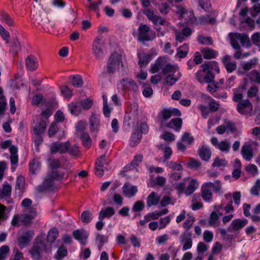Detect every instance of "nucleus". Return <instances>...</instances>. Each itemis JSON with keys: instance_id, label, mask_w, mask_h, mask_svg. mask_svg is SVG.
<instances>
[{"instance_id": "1", "label": "nucleus", "mask_w": 260, "mask_h": 260, "mask_svg": "<svg viewBox=\"0 0 260 260\" xmlns=\"http://www.w3.org/2000/svg\"><path fill=\"white\" fill-rule=\"evenodd\" d=\"M49 165L52 170H57L62 168L64 169L71 168V164L69 162L68 158L66 155H62L59 158L50 157L48 160Z\"/></svg>"}, {"instance_id": "2", "label": "nucleus", "mask_w": 260, "mask_h": 260, "mask_svg": "<svg viewBox=\"0 0 260 260\" xmlns=\"http://www.w3.org/2000/svg\"><path fill=\"white\" fill-rule=\"evenodd\" d=\"M121 58V55L116 52L111 54L107 64L108 73H113L119 69L120 65L123 66Z\"/></svg>"}, {"instance_id": "3", "label": "nucleus", "mask_w": 260, "mask_h": 260, "mask_svg": "<svg viewBox=\"0 0 260 260\" xmlns=\"http://www.w3.org/2000/svg\"><path fill=\"white\" fill-rule=\"evenodd\" d=\"M181 115V112L177 108H165L158 113L157 119L162 124L172 116H180Z\"/></svg>"}, {"instance_id": "4", "label": "nucleus", "mask_w": 260, "mask_h": 260, "mask_svg": "<svg viewBox=\"0 0 260 260\" xmlns=\"http://www.w3.org/2000/svg\"><path fill=\"white\" fill-rule=\"evenodd\" d=\"M46 246L44 240L40 238L36 239V242L30 251L31 257L34 259H40L41 252L46 250Z\"/></svg>"}, {"instance_id": "5", "label": "nucleus", "mask_w": 260, "mask_h": 260, "mask_svg": "<svg viewBox=\"0 0 260 260\" xmlns=\"http://www.w3.org/2000/svg\"><path fill=\"white\" fill-rule=\"evenodd\" d=\"M237 111L242 115L251 116L253 110V106L248 99L240 101L237 105Z\"/></svg>"}, {"instance_id": "6", "label": "nucleus", "mask_w": 260, "mask_h": 260, "mask_svg": "<svg viewBox=\"0 0 260 260\" xmlns=\"http://www.w3.org/2000/svg\"><path fill=\"white\" fill-rule=\"evenodd\" d=\"M138 123V108L134 106V109L126 113L124 118V125L128 127H134L136 124Z\"/></svg>"}, {"instance_id": "7", "label": "nucleus", "mask_w": 260, "mask_h": 260, "mask_svg": "<svg viewBox=\"0 0 260 260\" xmlns=\"http://www.w3.org/2000/svg\"><path fill=\"white\" fill-rule=\"evenodd\" d=\"M105 43L101 36H97L93 42L92 51L97 58H101L104 55Z\"/></svg>"}, {"instance_id": "8", "label": "nucleus", "mask_w": 260, "mask_h": 260, "mask_svg": "<svg viewBox=\"0 0 260 260\" xmlns=\"http://www.w3.org/2000/svg\"><path fill=\"white\" fill-rule=\"evenodd\" d=\"M150 29L149 26L147 25L142 23L140 24L138 28V41L144 42L154 39L155 38V33H153L151 37L148 35Z\"/></svg>"}, {"instance_id": "9", "label": "nucleus", "mask_w": 260, "mask_h": 260, "mask_svg": "<svg viewBox=\"0 0 260 260\" xmlns=\"http://www.w3.org/2000/svg\"><path fill=\"white\" fill-rule=\"evenodd\" d=\"M197 80L201 83H212L214 79V75L213 73H209L204 68L198 71L196 73Z\"/></svg>"}, {"instance_id": "10", "label": "nucleus", "mask_w": 260, "mask_h": 260, "mask_svg": "<svg viewBox=\"0 0 260 260\" xmlns=\"http://www.w3.org/2000/svg\"><path fill=\"white\" fill-rule=\"evenodd\" d=\"M144 13L147 16L148 20L151 21L156 26L158 25H164L168 23L165 19L159 15L154 14L153 10L147 9L144 11Z\"/></svg>"}, {"instance_id": "11", "label": "nucleus", "mask_w": 260, "mask_h": 260, "mask_svg": "<svg viewBox=\"0 0 260 260\" xmlns=\"http://www.w3.org/2000/svg\"><path fill=\"white\" fill-rule=\"evenodd\" d=\"M35 213L31 212V214H15L11 220V224L15 227L19 226L23 222L29 221L34 217Z\"/></svg>"}, {"instance_id": "12", "label": "nucleus", "mask_w": 260, "mask_h": 260, "mask_svg": "<svg viewBox=\"0 0 260 260\" xmlns=\"http://www.w3.org/2000/svg\"><path fill=\"white\" fill-rule=\"evenodd\" d=\"M69 147V141L65 142H54L50 146V152L52 154L59 152L65 153L67 152Z\"/></svg>"}, {"instance_id": "13", "label": "nucleus", "mask_w": 260, "mask_h": 260, "mask_svg": "<svg viewBox=\"0 0 260 260\" xmlns=\"http://www.w3.org/2000/svg\"><path fill=\"white\" fill-rule=\"evenodd\" d=\"M192 233L189 231H185L180 236V243L183 244L182 250H187L191 248L192 240Z\"/></svg>"}, {"instance_id": "14", "label": "nucleus", "mask_w": 260, "mask_h": 260, "mask_svg": "<svg viewBox=\"0 0 260 260\" xmlns=\"http://www.w3.org/2000/svg\"><path fill=\"white\" fill-rule=\"evenodd\" d=\"M34 232L32 231L24 232L18 239V245L20 248L26 247L33 238Z\"/></svg>"}, {"instance_id": "15", "label": "nucleus", "mask_w": 260, "mask_h": 260, "mask_svg": "<svg viewBox=\"0 0 260 260\" xmlns=\"http://www.w3.org/2000/svg\"><path fill=\"white\" fill-rule=\"evenodd\" d=\"M107 165V162L106 161V156L105 155H102L99 158H98L95 163V174L101 177L104 174V172L105 170H108L107 167L105 166V165Z\"/></svg>"}, {"instance_id": "16", "label": "nucleus", "mask_w": 260, "mask_h": 260, "mask_svg": "<svg viewBox=\"0 0 260 260\" xmlns=\"http://www.w3.org/2000/svg\"><path fill=\"white\" fill-rule=\"evenodd\" d=\"M121 84L125 91L135 92L138 90V86L134 80L124 78L121 80Z\"/></svg>"}, {"instance_id": "17", "label": "nucleus", "mask_w": 260, "mask_h": 260, "mask_svg": "<svg viewBox=\"0 0 260 260\" xmlns=\"http://www.w3.org/2000/svg\"><path fill=\"white\" fill-rule=\"evenodd\" d=\"M53 186V180L47 175L42 184L37 186V190L39 192H43L52 190Z\"/></svg>"}, {"instance_id": "18", "label": "nucleus", "mask_w": 260, "mask_h": 260, "mask_svg": "<svg viewBox=\"0 0 260 260\" xmlns=\"http://www.w3.org/2000/svg\"><path fill=\"white\" fill-rule=\"evenodd\" d=\"M89 120L91 131L93 133H98L100 127V115L93 112Z\"/></svg>"}, {"instance_id": "19", "label": "nucleus", "mask_w": 260, "mask_h": 260, "mask_svg": "<svg viewBox=\"0 0 260 260\" xmlns=\"http://www.w3.org/2000/svg\"><path fill=\"white\" fill-rule=\"evenodd\" d=\"M248 223L247 219L241 220L240 219H236L232 221L230 226L228 229L229 232H236L240 229L244 227Z\"/></svg>"}, {"instance_id": "20", "label": "nucleus", "mask_w": 260, "mask_h": 260, "mask_svg": "<svg viewBox=\"0 0 260 260\" xmlns=\"http://www.w3.org/2000/svg\"><path fill=\"white\" fill-rule=\"evenodd\" d=\"M122 192L126 197L132 198L136 195L138 192V189L137 186L126 182L122 187Z\"/></svg>"}, {"instance_id": "21", "label": "nucleus", "mask_w": 260, "mask_h": 260, "mask_svg": "<svg viewBox=\"0 0 260 260\" xmlns=\"http://www.w3.org/2000/svg\"><path fill=\"white\" fill-rule=\"evenodd\" d=\"M25 66L29 71H34L38 68L39 64L37 58L34 55H30L25 58Z\"/></svg>"}, {"instance_id": "22", "label": "nucleus", "mask_w": 260, "mask_h": 260, "mask_svg": "<svg viewBox=\"0 0 260 260\" xmlns=\"http://www.w3.org/2000/svg\"><path fill=\"white\" fill-rule=\"evenodd\" d=\"M202 198L205 202H210L212 201L213 197L211 189L205 183H204L201 188Z\"/></svg>"}, {"instance_id": "23", "label": "nucleus", "mask_w": 260, "mask_h": 260, "mask_svg": "<svg viewBox=\"0 0 260 260\" xmlns=\"http://www.w3.org/2000/svg\"><path fill=\"white\" fill-rule=\"evenodd\" d=\"M73 235L74 238L81 243L85 245L88 237V234L84 230H76L73 231Z\"/></svg>"}, {"instance_id": "24", "label": "nucleus", "mask_w": 260, "mask_h": 260, "mask_svg": "<svg viewBox=\"0 0 260 260\" xmlns=\"http://www.w3.org/2000/svg\"><path fill=\"white\" fill-rule=\"evenodd\" d=\"M138 57L139 58L138 64L141 68L146 67L151 59L150 54L143 52H138Z\"/></svg>"}, {"instance_id": "25", "label": "nucleus", "mask_w": 260, "mask_h": 260, "mask_svg": "<svg viewBox=\"0 0 260 260\" xmlns=\"http://www.w3.org/2000/svg\"><path fill=\"white\" fill-rule=\"evenodd\" d=\"M243 34L241 33H230L229 36L231 40V44L232 47L236 49H239L240 46L238 43V41L240 42Z\"/></svg>"}, {"instance_id": "26", "label": "nucleus", "mask_w": 260, "mask_h": 260, "mask_svg": "<svg viewBox=\"0 0 260 260\" xmlns=\"http://www.w3.org/2000/svg\"><path fill=\"white\" fill-rule=\"evenodd\" d=\"M241 154L244 159L247 161H250L253 156L252 147L250 145H243L242 147Z\"/></svg>"}, {"instance_id": "27", "label": "nucleus", "mask_w": 260, "mask_h": 260, "mask_svg": "<svg viewBox=\"0 0 260 260\" xmlns=\"http://www.w3.org/2000/svg\"><path fill=\"white\" fill-rule=\"evenodd\" d=\"M201 67L204 68L209 73H213L214 71L217 73H219L218 64L216 61H208L203 64Z\"/></svg>"}, {"instance_id": "28", "label": "nucleus", "mask_w": 260, "mask_h": 260, "mask_svg": "<svg viewBox=\"0 0 260 260\" xmlns=\"http://www.w3.org/2000/svg\"><path fill=\"white\" fill-rule=\"evenodd\" d=\"M68 108L71 113L75 116H78L83 110L79 101L72 102L68 105Z\"/></svg>"}, {"instance_id": "29", "label": "nucleus", "mask_w": 260, "mask_h": 260, "mask_svg": "<svg viewBox=\"0 0 260 260\" xmlns=\"http://www.w3.org/2000/svg\"><path fill=\"white\" fill-rule=\"evenodd\" d=\"M198 153L200 157L202 160L208 161L211 156V151L207 146H202L199 148Z\"/></svg>"}, {"instance_id": "30", "label": "nucleus", "mask_w": 260, "mask_h": 260, "mask_svg": "<svg viewBox=\"0 0 260 260\" xmlns=\"http://www.w3.org/2000/svg\"><path fill=\"white\" fill-rule=\"evenodd\" d=\"M199 183L197 180L196 179H191L185 190V195L186 196L191 195L199 188Z\"/></svg>"}, {"instance_id": "31", "label": "nucleus", "mask_w": 260, "mask_h": 260, "mask_svg": "<svg viewBox=\"0 0 260 260\" xmlns=\"http://www.w3.org/2000/svg\"><path fill=\"white\" fill-rule=\"evenodd\" d=\"M115 212L113 207H107L103 208L99 213V219L103 220L105 218H110L115 214Z\"/></svg>"}, {"instance_id": "32", "label": "nucleus", "mask_w": 260, "mask_h": 260, "mask_svg": "<svg viewBox=\"0 0 260 260\" xmlns=\"http://www.w3.org/2000/svg\"><path fill=\"white\" fill-rule=\"evenodd\" d=\"M160 198L157 193L154 191L152 192L147 199V206L149 207L155 206L158 204Z\"/></svg>"}, {"instance_id": "33", "label": "nucleus", "mask_w": 260, "mask_h": 260, "mask_svg": "<svg viewBox=\"0 0 260 260\" xmlns=\"http://www.w3.org/2000/svg\"><path fill=\"white\" fill-rule=\"evenodd\" d=\"M166 60L164 58L159 57L157 58L154 64L151 66L150 71L151 73L157 72L160 69H162L165 65Z\"/></svg>"}, {"instance_id": "34", "label": "nucleus", "mask_w": 260, "mask_h": 260, "mask_svg": "<svg viewBox=\"0 0 260 260\" xmlns=\"http://www.w3.org/2000/svg\"><path fill=\"white\" fill-rule=\"evenodd\" d=\"M245 89V86L243 85H240L238 88L233 89V100L236 102H239L242 101L243 98L242 92Z\"/></svg>"}, {"instance_id": "35", "label": "nucleus", "mask_w": 260, "mask_h": 260, "mask_svg": "<svg viewBox=\"0 0 260 260\" xmlns=\"http://www.w3.org/2000/svg\"><path fill=\"white\" fill-rule=\"evenodd\" d=\"M182 124V120L180 118H173L167 124L169 128L174 129L175 131H179Z\"/></svg>"}, {"instance_id": "36", "label": "nucleus", "mask_w": 260, "mask_h": 260, "mask_svg": "<svg viewBox=\"0 0 260 260\" xmlns=\"http://www.w3.org/2000/svg\"><path fill=\"white\" fill-rule=\"evenodd\" d=\"M211 189H212L214 192H219L221 191L222 183L219 180H216L214 182H205Z\"/></svg>"}, {"instance_id": "37", "label": "nucleus", "mask_w": 260, "mask_h": 260, "mask_svg": "<svg viewBox=\"0 0 260 260\" xmlns=\"http://www.w3.org/2000/svg\"><path fill=\"white\" fill-rule=\"evenodd\" d=\"M46 128V121L43 119H41L39 122H38L34 127V133L36 135H39L44 132Z\"/></svg>"}, {"instance_id": "38", "label": "nucleus", "mask_w": 260, "mask_h": 260, "mask_svg": "<svg viewBox=\"0 0 260 260\" xmlns=\"http://www.w3.org/2000/svg\"><path fill=\"white\" fill-rule=\"evenodd\" d=\"M142 138V134L139 132L138 130L134 131L130 139V144L132 146L134 147L138 144Z\"/></svg>"}, {"instance_id": "39", "label": "nucleus", "mask_w": 260, "mask_h": 260, "mask_svg": "<svg viewBox=\"0 0 260 260\" xmlns=\"http://www.w3.org/2000/svg\"><path fill=\"white\" fill-rule=\"evenodd\" d=\"M143 156L141 154H138L135 156L134 160L132 161L131 164L128 165L126 168H124L125 171L128 168L129 170H132L136 168L138 165L142 161Z\"/></svg>"}, {"instance_id": "40", "label": "nucleus", "mask_w": 260, "mask_h": 260, "mask_svg": "<svg viewBox=\"0 0 260 260\" xmlns=\"http://www.w3.org/2000/svg\"><path fill=\"white\" fill-rule=\"evenodd\" d=\"M79 136L83 145L86 148L90 147L92 141L89 134L87 133H82Z\"/></svg>"}, {"instance_id": "41", "label": "nucleus", "mask_w": 260, "mask_h": 260, "mask_svg": "<svg viewBox=\"0 0 260 260\" xmlns=\"http://www.w3.org/2000/svg\"><path fill=\"white\" fill-rule=\"evenodd\" d=\"M203 57L206 59H211L215 58L218 53L217 51L209 48H205L203 51Z\"/></svg>"}, {"instance_id": "42", "label": "nucleus", "mask_w": 260, "mask_h": 260, "mask_svg": "<svg viewBox=\"0 0 260 260\" xmlns=\"http://www.w3.org/2000/svg\"><path fill=\"white\" fill-rule=\"evenodd\" d=\"M219 216L216 212H212L209 219V224L213 227H217L219 225Z\"/></svg>"}, {"instance_id": "43", "label": "nucleus", "mask_w": 260, "mask_h": 260, "mask_svg": "<svg viewBox=\"0 0 260 260\" xmlns=\"http://www.w3.org/2000/svg\"><path fill=\"white\" fill-rule=\"evenodd\" d=\"M181 76L180 73H178L177 76L172 74L167 76L165 79L166 84L168 86L174 85L179 80Z\"/></svg>"}, {"instance_id": "44", "label": "nucleus", "mask_w": 260, "mask_h": 260, "mask_svg": "<svg viewBox=\"0 0 260 260\" xmlns=\"http://www.w3.org/2000/svg\"><path fill=\"white\" fill-rule=\"evenodd\" d=\"M41 167V163L38 159H34L29 162V171L32 174L39 170Z\"/></svg>"}, {"instance_id": "45", "label": "nucleus", "mask_w": 260, "mask_h": 260, "mask_svg": "<svg viewBox=\"0 0 260 260\" xmlns=\"http://www.w3.org/2000/svg\"><path fill=\"white\" fill-rule=\"evenodd\" d=\"M58 236V231L56 228H53L49 230L48 236V242L53 243Z\"/></svg>"}, {"instance_id": "46", "label": "nucleus", "mask_w": 260, "mask_h": 260, "mask_svg": "<svg viewBox=\"0 0 260 260\" xmlns=\"http://www.w3.org/2000/svg\"><path fill=\"white\" fill-rule=\"evenodd\" d=\"M199 22L202 24H207L214 23L215 22V19L209 15H205L199 18Z\"/></svg>"}, {"instance_id": "47", "label": "nucleus", "mask_w": 260, "mask_h": 260, "mask_svg": "<svg viewBox=\"0 0 260 260\" xmlns=\"http://www.w3.org/2000/svg\"><path fill=\"white\" fill-rule=\"evenodd\" d=\"M68 250L65 246L62 245L58 249L56 253L54 255V257L56 259H59L67 256Z\"/></svg>"}, {"instance_id": "48", "label": "nucleus", "mask_w": 260, "mask_h": 260, "mask_svg": "<svg viewBox=\"0 0 260 260\" xmlns=\"http://www.w3.org/2000/svg\"><path fill=\"white\" fill-rule=\"evenodd\" d=\"M47 175L53 180H60L63 179L64 173L59 172L56 171V170H52Z\"/></svg>"}, {"instance_id": "49", "label": "nucleus", "mask_w": 260, "mask_h": 260, "mask_svg": "<svg viewBox=\"0 0 260 260\" xmlns=\"http://www.w3.org/2000/svg\"><path fill=\"white\" fill-rule=\"evenodd\" d=\"M1 19L5 22L9 26H13L14 21L11 17L6 12H2L1 14Z\"/></svg>"}, {"instance_id": "50", "label": "nucleus", "mask_w": 260, "mask_h": 260, "mask_svg": "<svg viewBox=\"0 0 260 260\" xmlns=\"http://www.w3.org/2000/svg\"><path fill=\"white\" fill-rule=\"evenodd\" d=\"M230 148V143L227 140L220 142L217 147V148L219 149L220 151L225 152L226 153L229 152Z\"/></svg>"}, {"instance_id": "51", "label": "nucleus", "mask_w": 260, "mask_h": 260, "mask_svg": "<svg viewBox=\"0 0 260 260\" xmlns=\"http://www.w3.org/2000/svg\"><path fill=\"white\" fill-rule=\"evenodd\" d=\"M79 102L81 105L83 110H89L91 108L93 104V101L89 98H87L83 100H80Z\"/></svg>"}, {"instance_id": "52", "label": "nucleus", "mask_w": 260, "mask_h": 260, "mask_svg": "<svg viewBox=\"0 0 260 260\" xmlns=\"http://www.w3.org/2000/svg\"><path fill=\"white\" fill-rule=\"evenodd\" d=\"M92 214L89 211H84L81 215V219L84 223H89L92 219Z\"/></svg>"}, {"instance_id": "53", "label": "nucleus", "mask_w": 260, "mask_h": 260, "mask_svg": "<svg viewBox=\"0 0 260 260\" xmlns=\"http://www.w3.org/2000/svg\"><path fill=\"white\" fill-rule=\"evenodd\" d=\"M257 63V59L256 58L250 59L247 62L242 64V69L245 71H248L251 69Z\"/></svg>"}, {"instance_id": "54", "label": "nucleus", "mask_w": 260, "mask_h": 260, "mask_svg": "<svg viewBox=\"0 0 260 260\" xmlns=\"http://www.w3.org/2000/svg\"><path fill=\"white\" fill-rule=\"evenodd\" d=\"M166 61L165 62V65L162 68V73L164 75H166L169 73H172L176 72V68L174 66L171 65L170 63L166 64Z\"/></svg>"}, {"instance_id": "55", "label": "nucleus", "mask_w": 260, "mask_h": 260, "mask_svg": "<svg viewBox=\"0 0 260 260\" xmlns=\"http://www.w3.org/2000/svg\"><path fill=\"white\" fill-rule=\"evenodd\" d=\"M72 83L74 87L79 88L82 86L83 81L82 77L80 75L72 76Z\"/></svg>"}, {"instance_id": "56", "label": "nucleus", "mask_w": 260, "mask_h": 260, "mask_svg": "<svg viewBox=\"0 0 260 260\" xmlns=\"http://www.w3.org/2000/svg\"><path fill=\"white\" fill-rule=\"evenodd\" d=\"M224 124L225 126L227 133H234L236 131L235 124L231 121L226 119L224 121Z\"/></svg>"}, {"instance_id": "57", "label": "nucleus", "mask_w": 260, "mask_h": 260, "mask_svg": "<svg viewBox=\"0 0 260 260\" xmlns=\"http://www.w3.org/2000/svg\"><path fill=\"white\" fill-rule=\"evenodd\" d=\"M7 210L6 207L0 203V221L5 220L8 218V214L10 212V210L6 212Z\"/></svg>"}, {"instance_id": "58", "label": "nucleus", "mask_w": 260, "mask_h": 260, "mask_svg": "<svg viewBox=\"0 0 260 260\" xmlns=\"http://www.w3.org/2000/svg\"><path fill=\"white\" fill-rule=\"evenodd\" d=\"M194 220V217L192 216H189L187 217L183 225V228L185 229V231H189L188 230L192 226Z\"/></svg>"}, {"instance_id": "59", "label": "nucleus", "mask_w": 260, "mask_h": 260, "mask_svg": "<svg viewBox=\"0 0 260 260\" xmlns=\"http://www.w3.org/2000/svg\"><path fill=\"white\" fill-rule=\"evenodd\" d=\"M182 142L185 143L188 145H191L194 141L193 138L190 135V134L185 132L181 137Z\"/></svg>"}, {"instance_id": "60", "label": "nucleus", "mask_w": 260, "mask_h": 260, "mask_svg": "<svg viewBox=\"0 0 260 260\" xmlns=\"http://www.w3.org/2000/svg\"><path fill=\"white\" fill-rule=\"evenodd\" d=\"M12 190L11 186L8 184L4 185L3 190L0 193V199L3 198L5 196H8L11 194Z\"/></svg>"}, {"instance_id": "61", "label": "nucleus", "mask_w": 260, "mask_h": 260, "mask_svg": "<svg viewBox=\"0 0 260 260\" xmlns=\"http://www.w3.org/2000/svg\"><path fill=\"white\" fill-rule=\"evenodd\" d=\"M209 110L212 112L218 111L220 108V105L214 100L211 99L208 103Z\"/></svg>"}, {"instance_id": "62", "label": "nucleus", "mask_w": 260, "mask_h": 260, "mask_svg": "<svg viewBox=\"0 0 260 260\" xmlns=\"http://www.w3.org/2000/svg\"><path fill=\"white\" fill-rule=\"evenodd\" d=\"M57 132H60V131L57 124L56 123H52L48 129V134L49 137H53Z\"/></svg>"}, {"instance_id": "63", "label": "nucleus", "mask_w": 260, "mask_h": 260, "mask_svg": "<svg viewBox=\"0 0 260 260\" xmlns=\"http://www.w3.org/2000/svg\"><path fill=\"white\" fill-rule=\"evenodd\" d=\"M228 164L227 161L225 159L219 158L216 157L212 163V167H219L221 166H226Z\"/></svg>"}, {"instance_id": "64", "label": "nucleus", "mask_w": 260, "mask_h": 260, "mask_svg": "<svg viewBox=\"0 0 260 260\" xmlns=\"http://www.w3.org/2000/svg\"><path fill=\"white\" fill-rule=\"evenodd\" d=\"M245 170L252 176H255L258 173L257 167L254 164H250L245 167Z\"/></svg>"}]
</instances>
